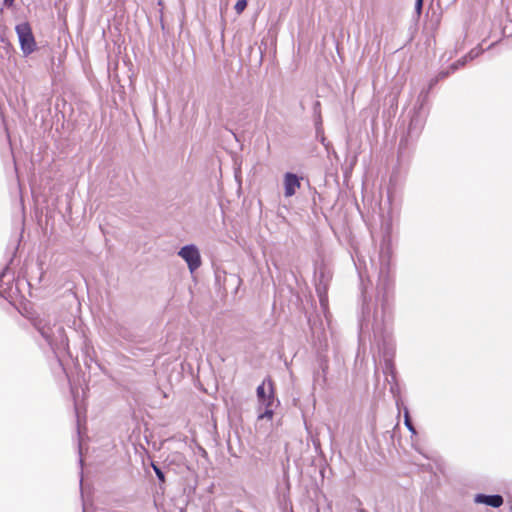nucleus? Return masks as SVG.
I'll list each match as a JSON object with an SVG mask.
<instances>
[{
	"label": "nucleus",
	"instance_id": "21",
	"mask_svg": "<svg viewBox=\"0 0 512 512\" xmlns=\"http://www.w3.org/2000/svg\"><path fill=\"white\" fill-rule=\"evenodd\" d=\"M440 79L438 78V76H436L435 78L431 79L430 80V83H429V88H432Z\"/></svg>",
	"mask_w": 512,
	"mask_h": 512
},
{
	"label": "nucleus",
	"instance_id": "20",
	"mask_svg": "<svg viewBox=\"0 0 512 512\" xmlns=\"http://www.w3.org/2000/svg\"><path fill=\"white\" fill-rule=\"evenodd\" d=\"M440 79L438 78V76H436L435 78L431 79L430 80V83H429V88H432Z\"/></svg>",
	"mask_w": 512,
	"mask_h": 512
},
{
	"label": "nucleus",
	"instance_id": "2",
	"mask_svg": "<svg viewBox=\"0 0 512 512\" xmlns=\"http://www.w3.org/2000/svg\"><path fill=\"white\" fill-rule=\"evenodd\" d=\"M35 327L58 359L69 353V341L62 325L38 319Z\"/></svg>",
	"mask_w": 512,
	"mask_h": 512
},
{
	"label": "nucleus",
	"instance_id": "7",
	"mask_svg": "<svg viewBox=\"0 0 512 512\" xmlns=\"http://www.w3.org/2000/svg\"><path fill=\"white\" fill-rule=\"evenodd\" d=\"M115 333L119 337H121L127 341H133V339L135 337L134 333L130 329L125 327L123 324H117L115 326Z\"/></svg>",
	"mask_w": 512,
	"mask_h": 512
},
{
	"label": "nucleus",
	"instance_id": "18",
	"mask_svg": "<svg viewBox=\"0 0 512 512\" xmlns=\"http://www.w3.org/2000/svg\"><path fill=\"white\" fill-rule=\"evenodd\" d=\"M451 73H453V72L451 71V69H450V67H449V68H448V69H446V70H442V71H440V72L438 73V75H437V76H438V78H439L440 80H442V79H444V78L448 77Z\"/></svg>",
	"mask_w": 512,
	"mask_h": 512
},
{
	"label": "nucleus",
	"instance_id": "15",
	"mask_svg": "<svg viewBox=\"0 0 512 512\" xmlns=\"http://www.w3.org/2000/svg\"><path fill=\"white\" fill-rule=\"evenodd\" d=\"M247 6V0H237L234 9L237 14H241Z\"/></svg>",
	"mask_w": 512,
	"mask_h": 512
},
{
	"label": "nucleus",
	"instance_id": "19",
	"mask_svg": "<svg viewBox=\"0 0 512 512\" xmlns=\"http://www.w3.org/2000/svg\"><path fill=\"white\" fill-rule=\"evenodd\" d=\"M422 5H423V0H416L415 10L417 11L418 14L421 12Z\"/></svg>",
	"mask_w": 512,
	"mask_h": 512
},
{
	"label": "nucleus",
	"instance_id": "3",
	"mask_svg": "<svg viewBox=\"0 0 512 512\" xmlns=\"http://www.w3.org/2000/svg\"><path fill=\"white\" fill-rule=\"evenodd\" d=\"M15 31L23 54L28 56L33 53L36 49V42L29 23L23 22L16 25Z\"/></svg>",
	"mask_w": 512,
	"mask_h": 512
},
{
	"label": "nucleus",
	"instance_id": "8",
	"mask_svg": "<svg viewBox=\"0 0 512 512\" xmlns=\"http://www.w3.org/2000/svg\"><path fill=\"white\" fill-rule=\"evenodd\" d=\"M422 126H423L422 118L419 115H414L411 118L409 128H408V133L409 134H412L414 132L418 133L420 131V129L422 128Z\"/></svg>",
	"mask_w": 512,
	"mask_h": 512
},
{
	"label": "nucleus",
	"instance_id": "14",
	"mask_svg": "<svg viewBox=\"0 0 512 512\" xmlns=\"http://www.w3.org/2000/svg\"><path fill=\"white\" fill-rule=\"evenodd\" d=\"M483 49L481 46H477L473 49L470 50V52L466 55L468 56V60L471 61L475 58H477L479 55H481L483 53Z\"/></svg>",
	"mask_w": 512,
	"mask_h": 512
},
{
	"label": "nucleus",
	"instance_id": "12",
	"mask_svg": "<svg viewBox=\"0 0 512 512\" xmlns=\"http://www.w3.org/2000/svg\"><path fill=\"white\" fill-rule=\"evenodd\" d=\"M468 56H463L461 59H459L458 61L454 62L453 64L450 65V69L452 72H455L457 69H459L460 67H463L467 62H468Z\"/></svg>",
	"mask_w": 512,
	"mask_h": 512
},
{
	"label": "nucleus",
	"instance_id": "13",
	"mask_svg": "<svg viewBox=\"0 0 512 512\" xmlns=\"http://www.w3.org/2000/svg\"><path fill=\"white\" fill-rule=\"evenodd\" d=\"M264 385H265V382H263L261 385H259L256 390L259 402H265L266 397L268 396V395H266Z\"/></svg>",
	"mask_w": 512,
	"mask_h": 512
},
{
	"label": "nucleus",
	"instance_id": "5",
	"mask_svg": "<svg viewBox=\"0 0 512 512\" xmlns=\"http://www.w3.org/2000/svg\"><path fill=\"white\" fill-rule=\"evenodd\" d=\"M300 188V178L291 172L284 175V195L289 198L295 195L297 189Z\"/></svg>",
	"mask_w": 512,
	"mask_h": 512
},
{
	"label": "nucleus",
	"instance_id": "24",
	"mask_svg": "<svg viewBox=\"0 0 512 512\" xmlns=\"http://www.w3.org/2000/svg\"><path fill=\"white\" fill-rule=\"evenodd\" d=\"M355 266H356L357 270H360L358 263H355Z\"/></svg>",
	"mask_w": 512,
	"mask_h": 512
},
{
	"label": "nucleus",
	"instance_id": "22",
	"mask_svg": "<svg viewBox=\"0 0 512 512\" xmlns=\"http://www.w3.org/2000/svg\"><path fill=\"white\" fill-rule=\"evenodd\" d=\"M14 1H15V0H3V4H4L6 7H11V6H13Z\"/></svg>",
	"mask_w": 512,
	"mask_h": 512
},
{
	"label": "nucleus",
	"instance_id": "9",
	"mask_svg": "<svg viewBox=\"0 0 512 512\" xmlns=\"http://www.w3.org/2000/svg\"><path fill=\"white\" fill-rule=\"evenodd\" d=\"M268 385H269V394L266 397L265 402H259L261 406H264L265 408H272L275 402L274 398V391H273V383L270 379H267Z\"/></svg>",
	"mask_w": 512,
	"mask_h": 512
},
{
	"label": "nucleus",
	"instance_id": "25",
	"mask_svg": "<svg viewBox=\"0 0 512 512\" xmlns=\"http://www.w3.org/2000/svg\"><path fill=\"white\" fill-rule=\"evenodd\" d=\"M355 266H356L357 270H360L358 263H355Z\"/></svg>",
	"mask_w": 512,
	"mask_h": 512
},
{
	"label": "nucleus",
	"instance_id": "17",
	"mask_svg": "<svg viewBox=\"0 0 512 512\" xmlns=\"http://www.w3.org/2000/svg\"><path fill=\"white\" fill-rule=\"evenodd\" d=\"M153 470L158 478V480L162 483L165 482V475L164 472L155 464H152Z\"/></svg>",
	"mask_w": 512,
	"mask_h": 512
},
{
	"label": "nucleus",
	"instance_id": "16",
	"mask_svg": "<svg viewBox=\"0 0 512 512\" xmlns=\"http://www.w3.org/2000/svg\"><path fill=\"white\" fill-rule=\"evenodd\" d=\"M273 409L272 408H265L264 412L259 413L258 419H264L267 418L268 420H271L273 417Z\"/></svg>",
	"mask_w": 512,
	"mask_h": 512
},
{
	"label": "nucleus",
	"instance_id": "10",
	"mask_svg": "<svg viewBox=\"0 0 512 512\" xmlns=\"http://www.w3.org/2000/svg\"><path fill=\"white\" fill-rule=\"evenodd\" d=\"M404 424H405L406 428L411 432L412 435L417 434L416 429L411 422L409 410L406 407L404 408Z\"/></svg>",
	"mask_w": 512,
	"mask_h": 512
},
{
	"label": "nucleus",
	"instance_id": "26",
	"mask_svg": "<svg viewBox=\"0 0 512 512\" xmlns=\"http://www.w3.org/2000/svg\"><path fill=\"white\" fill-rule=\"evenodd\" d=\"M359 276H360V278L362 279L363 275H362V272H361V271H359Z\"/></svg>",
	"mask_w": 512,
	"mask_h": 512
},
{
	"label": "nucleus",
	"instance_id": "1",
	"mask_svg": "<svg viewBox=\"0 0 512 512\" xmlns=\"http://www.w3.org/2000/svg\"><path fill=\"white\" fill-rule=\"evenodd\" d=\"M376 288L369 293L362 290L363 303L360 320V337L372 332V349H377L383 358V373L395 380L393 357L395 352L392 336L394 278L392 252L388 244L382 243L378 257ZM387 381L390 380L387 378Z\"/></svg>",
	"mask_w": 512,
	"mask_h": 512
},
{
	"label": "nucleus",
	"instance_id": "11",
	"mask_svg": "<svg viewBox=\"0 0 512 512\" xmlns=\"http://www.w3.org/2000/svg\"><path fill=\"white\" fill-rule=\"evenodd\" d=\"M316 290H317L319 298H320V303L324 307L327 302V298L325 296L326 288H325V286L321 287V284L318 283V284H316Z\"/></svg>",
	"mask_w": 512,
	"mask_h": 512
},
{
	"label": "nucleus",
	"instance_id": "6",
	"mask_svg": "<svg viewBox=\"0 0 512 512\" xmlns=\"http://www.w3.org/2000/svg\"><path fill=\"white\" fill-rule=\"evenodd\" d=\"M474 502L478 504H485L493 508H499L503 504L504 499L499 494L486 495L480 493L475 495Z\"/></svg>",
	"mask_w": 512,
	"mask_h": 512
},
{
	"label": "nucleus",
	"instance_id": "23",
	"mask_svg": "<svg viewBox=\"0 0 512 512\" xmlns=\"http://www.w3.org/2000/svg\"><path fill=\"white\" fill-rule=\"evenodd\" d=\"M355 266H356L357 270H360L358 263H355Z\"/></svg>",
	"mask_w": 512,
	"mask_h": 512
},
{
	"label": "nucleus",
	"instance_id": "4",
	"mask_svg": "<svg viewBox=\"0 0 512 512\" xmlns=\"http://www.w3.org/2000/svg\"><path fill=\"white\" fill-rule=\"evenodd\" d=\"M178 255L187 263L190 272H194L201 266L199 249L194 244L183 246Z\"/></svg>",
	"mask_w": 512,
	"mask_h": 512
}]
</instances>
